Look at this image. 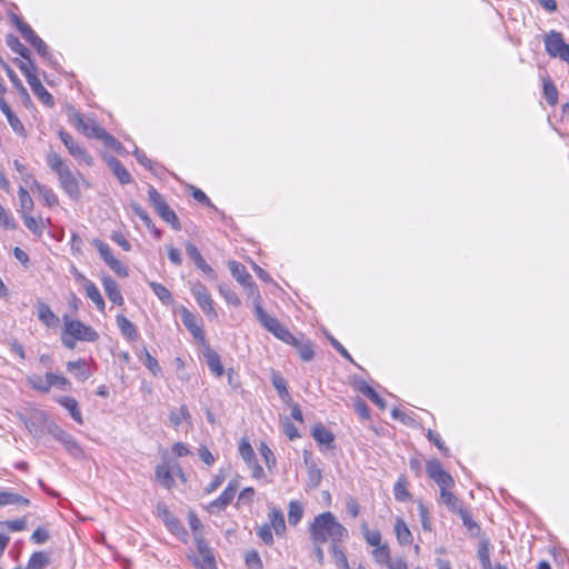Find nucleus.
Returning a JSON list of instances; mask_svg holds the SVG:
<instances>
[{
	"mask_svg": "<svg viewBox=\"0 0 569 569\" xmlns=\"http://www.w3.org/2000/svg\"><path fill=\"white\" fill-rule=\"evenodd\" d=\"M70 119L87 137L99 139L104 146L113 149L118 153H122L123 146L121 142L100 127L93 119H84L79 111L74 110L70 113Z\"/></svg>",
	"mask_w": 569,
	"mask_h": 569,
	"instance_id": "3",
	"label": "nucleus"
},
{
	"mask_svg": "<svg viewBox=\"0 0 569 569\" xmlns=\"http://www.w3.org/2000/svg\"><path fill=\"white\" fill-rule=\"evenodd\" d=\"M190 412L186 405H182L179 410H171L169 413V420L174 428H178L182 421L190 419Z\"/></svg>",
	"mask_w": 569,
	"mask_h": 569,
	"instance_id": "46",
	"label": "nucleus"
},
{
	"mask_svg": "<svg viewBox=\"0 0 569 569\" xmlns=\"http://www.w3.org/2000/svg\"><path fill=\"white\" fill-rule=\"evenodd\" d=\"M143 365L152 372L153 376H159L161 373V367L158 360L152 357L146 348L143 349Z\"/></svg>",
	"mask_w": 569,
	"mask_h": 569,
	"instance_id": "58",
	"label": "nucleus"
},
{
	"mask_svg": "<svg viewBox=\"0 0 569 569\" xmlns=\"http://www.w3.org/2000/svg\"><path fill=\"white\" fill-rule=\"evenodd\" d=\"M0 64L4 69L8 78L10 79L12 86L20 92L26 93V97L29 98V93L24 86L22 84L21 80L17 76V73L11 69V67L0 57Z\"/></svg>",
	"mask_w": 569,
	"mask_h": 569,
	"instance_id": "42",
	"label": "nucleus"
},
{
	"mask_svg": "<svg viewBox=\"0 0 569 569\" xmlns=\"http://www.w3.org/2000/svg\"><path fill=\"white\" fill-rule=\"evenodd\" d=\"M21 217L23 219V222H24L26 227L32 233H34L37 236H41L42 234L43 230H42V222L41 221H38L36 218H33L29 213H22Z\"/></svg>",
	"mask_w": 569,
	"mask_h": 569,
	"instance_id": "54",
	"label": "nucleus"
},
{
	"mask_svg": "<svg viewBox=\"0 0 569 569\" xmlns=\"http://www.w3.org/2000/svg\"><path fill=\"white\" fill-rule=\"evenodd\" d=\"M106 264L118 276L127 277L128 269L111 253L110 247L100 239L92 241Z\"/></svg>",
	"mask_w": 569,
	"mask_h": 569,
	"instance_id": "11",
	"label": "nucleus"
},
{
	"mask_svg": "<svg viewBox=\"0 0 569 569\" xmlns=\"http://www.w3.org/2000/svg\"><path fill=\"white\" fill-rule=\"evenodd\" d=\"M457 513L460 516L465 527L472 535L477 533L480 530L478 523L471 518V515L468 512V510H466L465 508H461V509H459V511Z\"/></svg>",
	"mask_w": 569,
	"mask_h": 569,
	"instance_id": "55",
	"label": "nucleus"
},
{
	"mask_svg": "<svg viewBox=\"0 0 569 569\" xmlns=\"http://www.w3.org/2000/svg\"><path fill=\"white\" fill-rule=\"evenodd\" d=\"M372 556L377 562L386 563L390 559V551L387 545H379L372 550Z\"/></svg>",
	"mask_w": 569,
	"mask_h": 569,
	"instance_id": "62",
	"label": "nucleus"
},
{
	"mask_svg": "<svg viewBox=\"0 0 569 569\" xmlns=\"http://www.w3.org/2000/svg\"><path fill=\"white\" fill-rule=\"evenodd\" d=\"M312 437L319 445H323L327 448H330L335 441L333 433L321 423L313 427Z\"/></svg>",
	"mask_w": 569,
	"mask_h": 569,
	"instance_id": "29",
	"label": "nucleus"
},
{
	"mask_svg": "<svg viewBox=\"0 0 569 569\" xmlns=\"http://www.w3.org/2000/svg\"><path fill=\"white\" fill-rule=\"evenodd\" d=\"M303 516V508L298 501H290L288 510V521L291 526H296L300 522Z\"/></svg>",
	"mask_w": 569,
	"mask_h": 569,
	"instance_id": "48",
	"label": "nucleus"
},
{
	"mask_svg": "<svg viewBox=\"0 0 569 569\" xmlns=\"http://www.w3.org/2000/svg\"><path fill=\"white\" fill-rule=\"evenodd\" d=\"M46 378L49 385V390L52 387H57L61 390H69L71 387V382L63 376L56 375L53 372H47Z\"/></svg>",
	"mask_w": 569,
	"mask_h": 569,
	"instance_id": "47",
	"label": "nucleus"
},
{
	"mask_svg": "<svg viewBox=\"0 0 569 569\" xmlns=\"http://www.w3.org/2000/svg\"><path fill=\"white\" fill-rule=\"evenodd\" d=\"M310 538L312 543H326L330 541V545L336 542H345L349 538L348 530L338 522L336 516L326 511L315 517L313 521L309 527Z\"/></svg>",
	"mask_w": 569,
	"mask_h": 569,
	"instance_id": "1",
	"label": "nucleus"
},
{
	"mask_svg": "<svg viewBox=\"0 0 569 569\" xmlns=\"http://www.w3.org/2000/svg\"><path fill=\"white\" fill-rule=\"evenodd\" d=\"M260 295L258 293L257 297L253 299V311L257 320L260 322V325L268 330L269 332H272L277 325H279V320L274 317H271L268 315L264 309L262 308L260 303Z\"/></svg>",
	"mask_w": 569,
	"mask_h": 569,
	"instance_id": "16",
	"label": "nucleus"
},
{
	"mask_svg": "<svg viewBox=\"0 0 569 569\" xmlns=\"http://www.w3.org/2000/svg\"><path fill=\"white\" fill-rule=\"evenodd\" d=\"M546 52L551 58H559L569 64V44L560 32L551 30L543 38Z\"/></svg>",
	"mask_w": 569,
	"mask_h": 569,
	"instance_id": "7",
	"label": "nucleus"
},
{
	"mask_svg": "<svg viewBox=\"0 0 569 569\" xmlns=\"http://www.w3.org/2000/svg\"><path fill=\"white\" fill-rule=\"evenodd\" d=\"M11 20L23 39L30 43L42 58L49 59L51 57L46 42L33 31V29L28 23H26L17 14H11Z\"/></svg>",
	"mask_w": 569,
	"mask_h": 569,
	"instance_id": "6",
	"label": "nucleus"
},
{
	"mask_svg": "<svg viewBox=\"0 0 569 569\" xmlns=\"http://www.w3.org/2000/svg\"><path fill=\"white\" fill-rule=\"evenodd\" d=\"M260 455L263 458V461L269 470H271L273 467H276L277 460L272 452V450L262 442L259 448Z\"/></svg>",
	"mask_w": 569,
	"mask_h": 569,
	"instance_id": "59",
	"label": "nucleus"
},
{
	"mask_svg": "<svg viewBox=\"0 0 569 569\" xmlns=\"http://www.w3.org/2000/svg\"><path fill=\"white\" fill-rule=\"evenodd\" d=\"M102 284L106 291V295L117 306H122L124 302V299L122 297V293L120 291L118 282L112 279L110 276H104L102 278Z\"/></svg>",
	"mask_w": 569,
	"mask_h": 569,
	"instance_id": "19",
	"label": "nucleus"
},
{
	"mask_svg": "<svg viewBox=\"0 0 569 569\" xmlns=\"http://www.w3.org/2000/svg\"><path fill=\"white\" fill-rule=\"evenodd\" d=\"M67 369L69 372L73 373L79 381H86L91 376L87 360L83 358L76 361H69L67 363Z\"/></svg>",
	"mask_w": 569,
	"mask_h": 569,
	"instance_id": "25",
	"label": "nucleus"
},
{
	"mask_svg": "<svg viewBox=\"0 0 569 569\" xmlns=\"http://www.w3.org/2000/svg\"><path fill=\"white\" fill-rule=\"evenodd\" d=\"M440 502L452 512H458L459 509L463 508L460 500L449 489L440 492Z\"/></svg>",
	"mask_w": 569,
	"mask_h": 569,
	"instance_id": "37",
	"label": "nucleus"
},
{
	"mask_svg": "<svg viewBox=\"0 0 569 569\" xmlns=\"http://www.w3.org/2000/svg\"><path fill=\"white\" fill-rule=\"evenodd\" d=\"M48 167L53 171L59 181L60 188L72 199L78 200L81 196L79 178H82L79 171H72L64 160L54 151L46 156Z\"/></svg>",
	"mask_w": 569,
	"mask_h": 569,
	"instance_id": "2",
	"label": "nucleus"
},
{
	"mask_svg": "<svg viewBox=\"0 0 569 569\" xmlns=\"http://www.w3.org/2000/svg\"><path fill=\"white\" fill-rule=\"evenodd\" d=\"M38 319L47 327H56L59 323V318L54 315L51 308L43 301H38L36 305Z\"/></svg>",
	"mask_w": 569,
	"mask_h": 569,
	"instance_id": "22",
	"label": "nucleus"
},
{
	"mask_svg": "<svg viewBox=\"0 0 569 569\" xmlns=\"http://www.w3.org/2000/svg\"><path fill=\"white\" fill-rule=\"evenodd\" d=\"M271 382L281 400L284 402H289L291 400V397L287 389V381L284 380V378L278 372L272 371Z\"/></svg>",
	"mask_w": 569,
	"mask_h": 569,
	"instance_id": "35",
	"label": "nucleus"
},
{
	"mask_svg": "<svg viewBox=\"0 0 569 569\" xmlns=\"http://www.w3.org/2000/svg\"><path fill=\"white\" fill-rule=\"evenodd\" d=\"M83 289L87 297L96 305V308L103 312L106 303L98 287L93 282H86V287Z\"/></svg>",
	"mask_w": 569,
	"mask_h": 569,
	"instance_id": "34",
	"label": "nucleus"
},
{
	"mask_svg": "<svg viewBox=\"0 0 569 569\" xmlns=\"http://www.w3.org/2000/svg\"><path fill=\"white\" fill-rule=\"evenodd\" d=\"M50 433L52 435V437L56 440L61 442L67 448L68 451L74 452V451L79 450V446H78L76 439L70 433H68L62 428H60L59 426L54 425L50 429Z\"/></svg>",
	"mask_w": 569,
	"mask_h": 569,
	"instance_id": "21",
	"label": "nucleus"
},
{
	"mask_svg": "<svg viewBox=\"0 0 569 569\" xmlns=\"http://www.w3.org/2000/svg\"><path fill=\"white\" fill-rule=\"evenodd\" d=\"M395 531L399 543L409 545L412 541V535L402 519H397L395 523Z\"/></svg>",
	"mask_w": 569,
	"mask_h": 569,
	"instance_id": "41",
	"label": "nucleus"
},
{
	"mask_svg": "<svg viewBox=\"0 0 569 569\" xmlns=\"http://www.w3.org/2000/svg\"><path fill=\"white\" fill-rule=\"evenodd\" d=\"M543 96L550 106H556L558 102V90L552 80L547 77L543 79Z\"/></svg>",
	"mask_w": 569,
	"mask_h": 569,
	"instance_id": "45",
	"label": "nucleus"
},
{
	"mask_svg": "<svg viewBox=\"0 0 569 569\" xmlns=\"http://www.w3.org/2000/svg\"><path fill=\"white\" fill-rule=\"evenodd\" d=\"M271 333L286 343L295 341V336L280 322Z\"/></svg>",
	"mask_w": 569,
	"mask_h": 569,
	"instance_id": "61",
	"label": "nucleus"
},
{
	"mask_svg": "<svg viewBox=\"0 0 569 569\" xmlns=\"http://www.w3.org/2000/svg\"><path fill=\"white\" fill-rule=\"evenodd\" d=\"M478 558L483 569H492V565L489 557L488 542L483 541L478 549Z\"/></svg>",
	"mask_w": 569,
	"mask_h": 569,
	"instance_id": "60",
	"label": "nucleus"
},
{
	"mask_svg": "<svg viewBox=\"0 0 569 569\" xmlns=\"http://www.w3.org/2000/svg\"><path fill=\"white\" fill-rule=\"evenodd\" d=\"M343 542H336L331 545V551L336 561V565L341 569H350L349 562L347 560L346 552L342 548Z\"/></svg>",
	"mask_w": 569,
	"mask_h": 569,
	"instance_id": "44",
	"label": "nucleus"
},
{
	"mask_svg": "<svg viewBox=\"0 0 569 569\" xmlns=\"http://www.w3.org/2000/svg\"><path fill=\"white\" fill-rule=\"evenodd\" d=\"M13 63L20 69V71L27 77V74H30L32 72H37V66L32 61L31 57L29 56V59H13Z\"/></svg>",
	"mask_w": 569,
	"mask_h": 569,
	"instance_id": "57",
	"label": "nucleus"
},
{
	"mask_svg": "<svg viewBox=\"0 0 569 569\" xmlns=\"http://www.w3.org/2000/svg\"><path fill=\"white\" fill-rule=\"evenodd\" d=\"M116 321L120 332L129 341H136L139 338L136 326L127 317L118 315Z\"/></svg>",
	"mask_w": 569,
	"mask_h": 569,
	"instance_id": "27",
	"label": "nucleus"
},
{
	"mask_svg": "<svg viewBox=\"0 0 569 569\" xmlns=\"http://www.w3.org/2000/svg\"><path fill=\"white\" fill-rule=\"evenodd\" d=\"M28 385L36 391L47 393L49 392V385L47 378L44 379L41 376L33 375L27 378Z\"/></svg>",
	"mask_w": 569,
	"mask_h": 569,
	"instance_id": "52",
	"label": "nucleus"
},
{
	"mask_svg": "<svg viewBox=\"0 0 569 569\" xmlns=\"http://www.w3.org/2000/svg\"><path fill=\"white\" fill-rule=\"evenodd\" d=\"M239 488L238 480H231L227 488L221 492V495L211 502V507H216L218 509H224L233 500L236 492Z\"/></svg>",
	"mask_w": 569,
	"mask_h": 569,
	"instance_id": "18",
	"label": "nucleus"
},
{
	"mask_svg": "<svg viewBox=\"0 0 569 569\" xmlns=\"http://www.w3.org/2000/svg\"><path fill=\"white\" fill-rule=\"evenodd\" d=\"M18 196H19V202H20V207H21V214L28 213L29 211H31L34 203H33V200H32L31 196L29 194L28 190L24 187L20 186L19 190H18Z\"/></svg>",
	"mask_w": 569,
	"mask_h": 569,
	"instance_id": "51",
	"label": "nucleus"
},
{
	"mask_svg": "<svg viewBox=\"0 0 569 569\" xmlns=\"http://www.w3.org/2000/svg\"><path fill=\"white\" fill-rule=\"evenodd\" d=\"M239 453L247 466H251L256 457V452L247 439H241L239 443Z\"/></svg>",
	"mask_w": 569,
	"mask_h": 569,
	"instance_id": "49",
	"label": "nucleus"
},
{
	"mask_svg": "<svg viewBox=\"0 0 569 569\" xmlns=\"http://www.w3.org/2000/svg\"><path fill=\"white\" fill-rule=\"evenodd\" d=\"M156 478L167 489H170L174 486V479L172 477L171 470L166 465H161L156 468Z\"/></svg>",
	"mask_w": 569,
	"mask_h": 569,
	"instance_id": "39",
	"label": "nucleus"
},
{
	"mask_svg": "<svg viewBox=\"0 0 569 569\" xmlns=\"http://www.w3.org/2000/svg\"><path fill=\"white\" fill-rule=\"evenodd\" d=\"M244 563L248 569H262L261 558L256 550H249L244 555Z\"/></svg>",
	"mask_w": 569,
	"mask_h": 569,
	"instance_id": "56",
	"label": "nucleus"
},
{
	"mask_svg": "<svg viewBox=\"0 0 569 569\" xmlns=\"http://www.w3.org/2000/svg\"><path fill=\"white\" fill-rule=\"evenodd\" d=\"M157 516L163 521L167 529L174 536H186V529L180 520L173 516L164 502H158L156 507Z\"/></svg>",
	"mask_w": 569,
	"mask_h": 569,
	"instance_id": "12",
	"label": "nucleus"
},
{
	"mask_svg": "<svg viewBox=\"0 0 569 569\" xmlns=\"http://www.w3.org/2000/svg\"><path fill=\"white\" fill-rule=\"evenodd\" d=\"M149 202L158 213V216L167 223H169L176 231L181 230V223L176 212L168 206L163 197L152 186L148 189Z\"/></svg>",
	"mask_w": 569,
	"mask_h": 569,
	"instance_id": "5",
	"label": "nucleus"
},
{
	"mask_svg": "<svg viewBox=\"0 0 569 569\" xmlns=\"http://www.w3.org/2000/svg\"><path fill=\"white\" fill-rule=\"evenodd\" d=\"M10 505H22L24 507L30 505V500L11 491L0 490V507Z\"/></svg>",
	"mask_w": 569,
	"mask_h": 569,
	"instance_id": "33",
	"label": "nucleus"
},
{
	"mask_svg": "<svg viewBox=\"0 0 569 569\" xmlns=\"http://www.w3.org/2000/svg\"><path fill=\"white\" fill-rule=\"evenodd\" d=\"M408 482L405 476H400L395 483L393 495L398 501H407L411 498V493L408 491Z\"/></svg>",
	"mask_w": 569,
	"mask_h": 569,
	"instance_id": "40",
	"label": "nucleus"
},
{
	"mask_svg": "<svg viewBox=\"0 0 569 569\" xmlns=\"http://www.w3.org/2000/svg\"><path fill=\"white\" fill-rule=\"evenodd\" d=\"M202 355L209 370L217 377H221L224 373V368L221 363L219 353L216 350H213L209 345H204Z\"/></svg>",
	"mask_w": 569,
	"mask_h": 569,
	"instance_id": "17",
	"label": "nucleus"
},
{
	"mask_svg": "<svg viewBox=\"0 0 569 569\" xmlns=\"http://www.w3.org/2000/svg\"><path fill=\"white\" fill-rule=\"evenodd\" d=\"M184 248L187 254L194 262L198 269H200L210 279L217 278L216 271L207 263L199 249L192 242H187Z\"/></svg>",
	"mask_w": 569,
	"mask_h": 569,
	"instance_id": "14",
	"label": "nucleus"
},
{
	"mask_svg": "<svg viewBox=\"0 0 569 569\" xmlns=\"http://www.w3.org/2000/svg\"><path fill=\"white\" fill-rule=\"evenodd\" d=\"M10 124V127L12 128V130L21 136V137H24L26 136V130H24V127L22 124V122L20 121V119L14 114V112L12 110H9L7 111L6 113H3Z\"/></svg>",
	"mask_w": 569,
	"mask_h": 569,
	"instance_id": "53",
	"label": "nucleus"
},
{
	"mask_svg": "<svg viewBox=\"0 0 569 569\" xmlns=\"http://www.w3.org/2000/svg\"><path fill=\"white\" fill-rule=\"evenodd\" d=\"M188 521L190 529L192 530L193 533V541L197 542V538L199 537L204 538L203 526L201 523V520L193 511L189 512Z\"/></svg>",
	"mask_w": 569,
	"mask_h": 569,
	"instance_id": "50",
	"label": "nucleus"
},
{
	"mask_svg": "<svg viewBox=\"0 0 569 569\" xmlns=\"http://www.w3.org/2000/svg\"><path fill=\"white\" fill-rule=\"evenodd\" d=\"M191 293L194 297L200 309L211 319H216L218 313L214 309L213 300L207 289V287L200 281H196L191 284Z\"/></svg>",
	"mask_w": 569,
	"mask_h": 569,
	"instance_id": "9",
	"label": "nucleus"
},
{
	"mask_svg": "<svg viewBox=\"0 0 569 569\" xmlns=\"http://www.w3.org/2000/svg\"><path fill=\"white\" fill-rule=\"evenodd\" d=\"M426 471L428 476L438 485L440 492L455 486L453 478L442 468L439 460L427 461Z\"/></svg>",
	"mask_w": 569,
	"mask_h": 569,
	"instance_id": "10",
	"label": "nucleus"
},
{
	"mask_svg": "<svg viewBox=\"0 0 569 569\" xmlns=\"http://www.w3.org/2000/svg\"><path fill=\"white\" fill-rule=\"evenodd\" d=\"M288 345H291L297 349L300 358L303 361H311L313 359L315 349H313V343L310 340L305 339L303 337H301V338L295 337V341L288 342Z\"/></svg>",
	"mask_w": 569,
	"mask_h": 569,
	"instance_id": "23",
	"label": "nucleus"
},
{
	"mask_svg": "<svg viewBox=\"0 0 569 569\" xmlns=\"http://www.w3.org/2000/svg\"><path fill=\"white\" fill-rule=\"evenodd\" d=\"M50 562L49 555L44 551H36L29 558L24 569H43Z\"/></svg>",
	"mask_w": 569,
	"mask_h": 569,
	"instance_id": "36",
	"label": "nucleus"
},
{
	"mask_svg": "<svg viewBox=\"0 0 569 569\" xmlns=\"http://www.w3.org/2000/svg\"><path fill=\"white\" fill-rule=\"evenodd\" d=\"M57 402L69 411L70 416L77 423H83L78 401L73 397L60 396L57 398Z\"/></svg>",
	"mask_w": 569,
	"mask_h": 569,
	"instance_id": "24",
	"label": "nucleus"
},
{
	"mask_svg": "<svg viewBox=\"0 0 569 569\" xmlns=\"http://www.w3.org/2000/svg\"><path fill=\"white\" fill-rule=\"evenodd\" d=\"M6 44L22 59H29V49L21 43L18 37L14 34H8L6 37Z\"/></svg>",
	"mask_w": 569,
	"mask_h": 569,
	"instance_id": "38",
	"label": "nucleus"
},
{
	"mask_svg": "<svg viewBox=\"0 0 569 569\" xmlns=\"http://www.w3.org/2000/svg\"><path fill=\"white\" fill-rule=\"evenodd\" d=\"M270 528L274 530L277 535H281L286 530V521L283 513L280 509L272 508L268 513Z\"/></svg>",
	"mask_w": 569,
	"mask_h": 569,
	"instance_id": "32",
	"label": "nucleus"
},
{
	"mask_svg": "<svg viewBox=\"0 0 569 569\" xmlns=\"http://www.w3.org/2000/svg\"><path fill=\"white\" fill-rule=\"evenodd\" d=\"M260 295L258 293L257 297L253 299V311L257 320L260 322V325L268 330L269 332H272L277 325H279V320L274 317H271L268 315L264 309L262 308L260 303Z\"/></svg>",
	"mask_w": 569,
	"mask_h": 569,
	"instance_id": "15",
	"label": "nucleus"
},
{
	"mask_svg": "<svg viewBox=\"0 0 569 569\" xmlns=\"http://www.w3.org/2000/svg\"><path fill=\"white\" fill-rule=\"evenodd\" d=\"M149 286L152 289L153 293L163 305L168 306L172 303V295L163 284L156 281H151L149 282Z\"/></svg>",
	"mask_w": 569,
	"mask_h": 569,
	"instance_id": "43",
	"label": "nucleus"
},
{
	"mask_svg": "<svg viewBox=\"0 0 569 569\" xmlns=\"http://www.w3.org/2000/svg\"><path fill=\"white\" fill-rule=\"evenodd\" d=\"M59 137L72 157L82 160L88 166L92 164V157L86 151L83 147L79 146L76 142V140L72 138L70 133H68L64 130H61L59 132Z\"/></svg>",
	"mask_w": 569,
	"mask_h": 569,
	"instance_id": "13",
	"label": "nucleus"
},
{
	"mask_svg": "<svg viewBox=\"0 0 569 569\" xmlns=\"http://www.w3.org/2000/svg\"><path fill=\"white\" fill-rule=\"evenodd\" d=\"M63 320L64 333L73 339L94 342L99 338L98 332L92 327L84 325L80 320H72L68 316H64Z\"/></svg>",
	"mask_w": 569,
	"mask_h": 569,
	"instance_id": "8",
	"label": "nucleus"
},
{
	"mask_svg": "<svg viewBox=\"0 0 569 569\" xmlns=\"http://www.w3.org/2000/svg\"><path fill=\"white\" fill-rule=\"evenodd\" d=\"M192 190V197L194 200H197L199 203L209 207L213 209L214 211H218L217 207L211 202L209 197L200 189L196 187H191Z\"/></svg>",
	"mask_w": 569,
	"mask_h": 569,
	"instance_id": "64",
	"label": "nucleus"
},
{
	"mask_svg": "<svg viewBox=\"0 0 569 569\" xmlns=\"http://www.w3.org/2000/svg\"><path fill=\"white\" fill-rule=\"evenodd\" d=\"M182 322L196 339H200L204 343V332L197 325L196 317L188 310L182 313Z\"/></svg>",
	"mask_w": 569,
	"mask_h": 569,
	"instance_id": "30",
	"label": "nucleus"
},
{
	"mask_svg": "<svg viewBox=\"0 0 569 569\" xmlns=\"http://www.w3.org/2000/svg\"><path fill=\"white\" fill-rule=\"evenodd\" d=\"M108 167L112 173L118 178L121 184H128L132 181L130 172L122 166L119 159L110 157L108 159Z\"/></svg>",
	"mask_w": 569,
	"mask_h": 569,
	"instance_id": "26",
	"label": "nucleus"
},
{
	"mask_svg": "<svg viewBox=\"0 0 569 569\" xmlns=\"http://www.w3.org/2000/svg\"><path fill=\"white\" fill-rule=\"evenodd\" d=\"M33 93L38 97V99L47 107H54V99L52 94L43 87H39L33 91Z\"/></svg>",
	"mask_w": 569,
	"mask_h": 569,
	"instance_id": "63",
	"label": "nucleus"
},
{
	"mask_svg": "<svg viewBox=\"0 0 569 569\" xmlns=\"http://www.w3.org/2000/svg\"><path fill=\"white\" fill-rule=\"evenodd\" d=\"M33 186H34L36 191L42 197L46 206L51 208L59 203L58 196L51 188H49L38 181H33Z\"/></svg>",
	"mask_w": 569,
	"mask_h": 569,
	"instance_id": "31",
	"label": "nucleus"
},
{
	"mask_svg": "<svg viewBox=\"0 0 569 569\" xmlns=\"http://www.w3.org/2000/svg\"><path fill=\"white\" fill-rule=\"evenodd\" d=\"M196 550L187 552L188 560L196 569H218L214 550L206 538H197Z\"/></svg>",
	"mask_w": 569,
	"mask_h": 569,
	"instance_id": "4",
	"label": "nucleus"
},
{
	"mask_svg": "<svg viewBox=\"0 0 569 569\" xmlns=\"http://www.w3.org/2000/svg\"><path fill=\"white\" fill-rule=\"evenodd\" d=\"M228 266L231 274L241 286L252 288V277L242 263L238 261H230Z\"/></svg>",
	"mask_w": 569,
	"mask_h": 569,
	"instance_id": "20",
	"label": "nucleus"
},
{
	"mask_svg": "<svg viewBox=\"0 0 569 569\" xmlns=\"http://www.w3.org/2000/svg\"><path fill=\"white\" fill-rule=\"evenodd\" d=\"M358 392H361L368 399H370L380 410L386 409V401L383 398L363 380H358Z\"/></svg>",
	"mask_w": 569,
	"mask_h": 569,
	"instance_id": "28",
	"label": "nucleus"
}]
</instances>
